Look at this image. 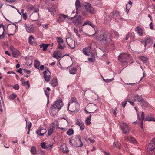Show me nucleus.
<instances>
[{
    "label": "nucleus",
    "instance_id": "16",
    "mask_svg": "<svg viewBox=\"0 0 155 155\" xmlns=\"http://www.w3.org/2000/svg\"><path fill=\"white\" fill-rule=\"evenodd\" d=\"M47 132V130L45 129H42L41 128H39L36 131V134L40 136H43L44 134Z\"/></svg>",
    "mask_w": 155,
    "mask_h": 155
},
{
    "label": "nucleus",
    "instance_id": "61",
    "mask_svg": "<svg viewBox=\"0 0 155 155\" xmlns=\"http://www.w3.org/2000/svg\"><path fill=\"white\" fill-rule=\"evenodd\" d=\"M89 140L92 143H93L95 142V140L91 139V138H88Z\"/></svg>",
    "mask_w": 155,
    "mask_h": 155
},
{
    "label": "nucleus",
    "instance_id": "59",
    "mask_svg": "<svg viewBox=\"0 0 155 155\" xmlns=\"http://www.w3.org/2000/svg\"><path fill=\"white\" fill-rule=\"evenodd\" d=\"M88 60L91 62H94L95 61V59L94 58H89Z\"/></svg>",
    "mask_w": 155,
    "mask_h": 155
},
{
    "label": "nucleus",
    "instance_id": "19",
    "mask_svg": "<svg viewBox=\"0 0 155 155\" xmlns=\"http://www.w3.org/2000/svg\"><path fill=\"white\" fill-rule=\"evenodd\" d=\"M28 42L31 45H37L35 39L32 36L29 37L28 38Z\"/></svg>",
    "mask_w": 155,
    "mask_h": 155
},
{
    "label": "nucleus",
    "instance_id": "23",
    "mask_svg": "<svg viewBox=\"0 0 155 155\" xmlns=\"http://www.w3.org/2000/svg\"><path fill=\"white\" fill-rule=\"evenodd\" d=\"M135 30L139 34V35L140 36H143V30L139 26H137Z\"/></svg>",
    "mask_w": 155,
    "mask_h": 155
},
{
    "label": "nucleus",
    "instance_id": "31",
    "mask_svg": "<svg viewBox=\"0 0 155 155\" xmlns=\"http://www.w3.org/2000/svg\"><path fill=\"white\" fill-rule=\"evenodd\" d=\"M83 145V144L81 140V137H79L78 138V142L75 145L76 147H82Z\"/></svg>",
    "mask_w": 155,
    "mask_h": 155
},
{
    "label": "nucleus",
    "instance_id": "15",
    "mask_svg": "<svg viewBox=\"0 0 155 155\" xmlns=\"http://www.w3.org/2000/svg\"><path fill=\"white\" fill-rule=\"evenodd\" d=\"M72 22L76 26H77L81 24L80 16H78V17L74 18L72 21Z\"/></svg>",
    "mask_w": 155,
    "mask_h": 155
},
{
    "label": "nucleus",
    "instance_id": "22",
    "mask_svg": "<svg viewBox=\"0 0 155 155\" xmlns=\"http://www.w3.org/2000/svg\"><path fill=\"white\" fill-rule=\"evenodd\" d=\"M60 149L63 153H68L69 152V150L66 146H61Z\"/></svg>",
    "mask_w": 155,
    "mask_h": 155
},
{
    "label": "nucleus",
    "instance_id": "28",
    "mask_svg": "<svg viewBox=\"0 0 155 155\" xmlns=\"http://www.w3.org/2000/svg\"><path fill=\"white\" fill-rule=\"evenodd\" d=\"M140 103L141 106L143 108H145L147 107L148 105V102L145 101L143 99L142 100V101Z\"/></svg>",
    "mask_w": 155,
    "mask_h": 155
},
{
    "label": "nucleus",
    "instance_id": "20",
    "mask_svg": "<svg viewBox=\"0 0 155 155\" xmlns=\"http://www.w3.org/2000/svg\"><path fill=\"white\" fill-rule=\"evenodd\" d=\"M124 140H125L134 143H136L137 142L136 140L131 136L125 137L124 138Z\"/></svg>",
    "mask_w": 155,
    "mask_h": 155
},
{
    "label": "nucleus",
    "instance_id": "5",
    "mask_svg": "<svg viewBox=\"0 0 155 155\" xmlns=\"http://www.w3.org/2000/svg\"><path fill=\"white\" fill-rule=\"evenodd\" d=\"M119 124L120 127L124 134L129 133L130 128L127 124L121 122Z\"/></svg>",
    "mask_w": 155,
    "mask_h": 155
},
{
    "label": "nucleus",
    "instance_id": "47",
    "mask_svg": "<svg viewBox=\"0 0 155 155\" xmlns=\"http://www.w3.org/2000/svg\"><path fill=\"white\" fill-rule=\"evenodd\" d=\"M140 59L144 63H146L147 61V58L144 56L140 57Z\"/></svg>",
    "mask_w": 155,
    "mask_h": 155
},
{
    "label": "nucleus",
    "instance_id": "26",
    "mask_svg": "<svg viewBox=\"0 0 155 155\" xmlns=\"http://www.w3.org/2000/svg\"><path fill=\"white\" fill-rule=\"evenodd\" d=\"M50 84L54 87H56L58 84L57 79L55 78L53 79L51 82Z\"/></svg>",
    "mask_w": 155,
    "mask_h": 155
},
{
    "label": "nucleus",
    "instance_id": "60",
    "mask_svg": "<svg viewBox=\"0 0 155 155\" xmlns=\"http://www.w3.org/2000/svg\"><path fill=\"white\" fill-rule=\"evenodd\" d=\"M17 71L19 73H20L22 75L23 74V71H22V70L21 68H19L18 70H17Z\"/></svg>",
    "mask_w": 155,
    "mask_h": 155
},
{
    "label": "nucleus",
    "instance_id": "39",
    "mask_svg": "<svg viewBox=\"0 0 155 155\" xmlns=\"http://www.w3.org/2000/svg\"><path fill=\"white\" fill-rule=\"evenodd\" d=\"M28 120L27 118H25V120L26 121V124L27 125H28V127H27V129L28 130L30 131V129L31 127V123L30 122H27V120Z\"/></svg>",
    "mask_w": 155,
    "mask_h": 155
},
{
    "label": "nucleus",
    "instance_id": "30",
    "mask_svg": "<svg viewBox=\"0 0 155 155\" xmlns=\"http://www.w3.org/2000/svg\"><path fill=\"white\" fill-rule=\"evenodd\" d=\"M77 71V68L74 67H73L71 68L69 70V72L70 74H75L76 73Z\"/></svg>",
    "mask_w": 155,
    "mask_h": 155
},
{
    "label": "nucleus",
    "instance_id": "35",
    "mask_svg": "<svg viewBox=\"0 0 155 155\" xmlns=\"http://www.w3.org/2000/svg\"><path fill=\"white\" fill-rule=\"evenodd\" d=\"M65 47V45L64 43L63 42L62 43L60 44H58V46L57 47V48L60 49L61 50H62L64 49Z\"/></svg>",
    "mask_w": 155,
    "mask_h": 155
},
{
    "label": "nucleus",
    "instance_id": "37",
    "mask_svg": "<svg viewBox=\"0 0 155 155\" xmlns=\"http://www.w3.org/2000/svg\"><path fill=\"white\" fill-rule=\"evenodd\" d=\"M40 64V63L39 61H38L36 60H35L34 61V67L38 68L39 69V67Z\"/></svg>",
    "mask_w": 155,
    "mask_h": 155
},
{
    "label": "nucleus",
    "instance_id": "27",
    "mask_svg": "<svg viewBox=\"0 0 155 155\" xmlns=\"http://www.w3.org/2000/svg\"><path fill=\"white\" fill-rule=\"evenodd\" d=\"M55 128V127L52 125L51 126L49 129H48V134L49 136H50L52 134Z\"/></svg>",
    "mask_w": 155,
    "mask_h": 155
},
{
    "label": "nucleus",
    "instance_id": "45",
    "mask_svg": "<svg viewBox=\"0 0 155 155\" xmlns=\"http://www.w3.org/2000/svg\"><path fill=\"white\" fill-rule=\"evenodd\" d=\"M113 147H116L118 149H120V145L116 142H114L113 143Z\"/></svg>",
    "mask_w": 155,
    "mask_h": 155
},
{
    "label": "nucleus",
    "instance_id": "12",
    "mask_svg": "<svg viewBox=\"0 0 155 155\" xmlns=\"http://www.w3.org/2000/svg\"><path fill=\"white\" fill-rule=\"evenodd\" d=\"M25 27L26 28V30L28 32L31 33L33 32L34 28L33 26L32 25H30L25 24Z\"/></svg>",
    "mask_w": 155,
    "mask_h": 155
},
{
    "label": "nucleus",
    "instance_id": "51",
    "mask_svg": "<svg viewBox=\"0 0 155 155\" xmlns=\"http://www.w3.org/2000/svg\"><path fill=\"white\" fill-rule=\"evenodd\" d=\"M46 143L45 142L41 143V146L42 148L43 149H45L47 148V147L46 146Z\"/></svg>",
    "mask_w": 155,
    "mask_h": 155
},
{
    "label": "nucleus",
    "instance_id": "33",
    "mask_svg": "<svg viewBox=\"0 0 155 155\" xmlns=\"http://www.w3.org/2000/svg\"><path fill=\"white\" fill-rule=\"evenodd\" d=\"M134 99L135 101H137L140 102H141L142 100H143L141 97H140L137 94L136 95Z\"/></svg>",
    "mask_w": 155,
    "mask_h": 155
},
{
    "label": "nucleus",
    "instance_id": "10",
    "mask_svg": "<svg viewBox=\"0 0 155 155\" xmlns=\"http://www.w3.org/2000/svg\"><path fill=\"white\" fill-rule=\"evenodd\" d=\"M61 51H57L54 52L53 54V57L58 60H60L62 57Z\"/></svg>",
    "mask_w": 155,
    "mask_h": 155
},
{
    "label": "nucleus",
    "instance_id": "63",
    "mask_svg": "<svg viewBox=\"0 0 155 155\" xmlns=\"http://www.w3.org/2000/svg\"><path fill=\"white\" fill-rule=\"evenodd\" d=\"M141 118L142 120H143L144 119V116L143 112H141Z\"/></svg>",
    "mask_w": 155,
    "mask_h": 155
},
{
    "label": "nucleus",
    "instance_id": "13",
    "mask_svg": "<svg viewBox=\"0 0 155 155\" xmlns=\"http://www.w3.org/2000/svg\"><path fill=\"white\" fill-rule=\"evenodd\" d=\"M78 105V102H75L74 104H71L69 105V108L70 110L69 111L73 112L76 110V107Z\"/></svg>",
    "mask_w": 155,
    "mask_h": 155
},
{
    "label": "nucleus",
    "instance_id": "41",
    "mask_svg": "<svg viewBox=\"0 0 155 155\" xmlns=\"http://www.w3.org/2000/svg\"><path fill=\"white\" fill-rule=\"evenodd\" d=\"M17 97V95L14 93L11 94L9 97V98L11 100H13Z\"/></svg>",
    "mask_w": 155,
    "mask_h": 155
},
{
    "label": "nucleus",
    "instance_id": "62",
    "mask_svg": "<svg viewBox=\"0 0 155 155\" xmlns=\"http://www.w3.org/2000/svg\"><path fill=\"white\" fill-rule=\"evenodd\" d=\"M150 28L151 29H153V25L152 22H151L149 25Z\"/></svg>",
    "mask_w": 155,
    "mask_h": 155
},
{
    "label": "nucleus",
    "instance_id": "54",
    "mask_svg": "<svg viewBox=\"0 0 155 155\" xmlns=\"http://www.w3.org/2000/svg\"><path fill=\"white\" fill-rule=\"evenodd\" d=\"M80 130L81 131L83 130L85 128V126L84 123H83L80 126Z\"/></svg>",
    "mask_w": 155,
    "mask_h": 155
},
{
    "label": "nucleus",
    "instance_id": "36",
    "mask_svg": "<svg viewBox=\"0 0 155 155\" xmlns=\"http://www.w3.org/2000/svg\"><path fill=\"white\" fill-rule=\"evenodd\" d=\"M75 102H77L76 101V98L74 97H72L71 99L70 102L68 103V109H69V105L71 104H74Z\"/></svg>",
    "mask_w": 155,
    "mask_h": 155
},
{
    "label": "nucleus",
    "instance_id": "49",
    "mask_svg": "<svg viewBox=\"0 0 155 155\" xmlns=\"http://www.w3.org/2000/svg\"><path fill=\"white\" fill-rule=\"evenodd\" d=\"M104 81L107 83H108L110 82H111L112 81L114 80V78H112L110 79H105L104 78H103Z\"/></svg>",
    "mask_w": 155,
    "mask_h": 155
},
{
    "label": "nucleus",
    "instance_id": "7",
    "mask_svg": "<svg viewBox=\"0 0 155 155\" xmlns=\"http://www.w3.org/2000/svg\"><path fill=\"white\" fill-rule=\"evenodd\" d=\"M66 42L68 44L71 48L74 49L75 46V41L74 40L70 38H66Z\"/></svg>",
    "mask_w": 155,
    "mask_h": 155
},
{
    "label": "nucleus",
    "instance_id": "6",
    "mask_svg": "<svg viewBox=\"0 0 155 155\" xmlns=\"http://www.w3.org/2000/svg\"><path fill=\"white\" fill-rule=\"evenodd\" d=\"M83 5L88 12L91 14H93L94 13V9L91 6V4L85 2L84 3Z\"/></svg>",
    "mask_w": 155,
    "mask_h": 155
},
{
    "label": "nucleus",
    "instance_id": "52",
    "mask_svg": "<svg viewBox=\"0 0 155 155\" xmlns=\"http://www.w3.org/2000/svg\"><path fill=\"white\" fill-rule=\"evenodd\" d=\"M23 72L24 73H26L28 74H30L31 73V71L29 70H26L25 69H22Z\"/></svg>",
    "mask_w": 155,
    "mask_h": 155
},
{
    "label": "nucleus",
    "instance_id": "29",
    "mask_svg": "<svg viewBox=\"0 0 155 155\" xmlns=\"http://www.w3.org/2000/svg\"><path fill=\"white\" fill-rule=\"evenodd\" d=\"M145 120L155 122V118L150 115H148L146 118Z\"/></svg>",
    "mask_w": 155,
    "mask_h": 155
},
{
    "label": "nucleus",
    "instance_id": "40",
    "mask_svg": "<svg viewBox=\"0 0 155 155\" xmlns=\"http://www.w3.org/2000/svg\"><path fill=\"white\" fill-rule=\"evenodd\" d=\"M56 39L58 43V44L63 43L64 42L63 39L59 37H57L56 38Z\"/></svg>",
    "mask_w": 155,
    "mask_h": 155
},
{
    "label": "nucleus",
    "instance_id": "3",
    "mask_svg": "<svg viewBox=\"0 0 155 155\" xmlns=\"http://www.w3.org/2000/svg\"><path fill=\"white\" fill-rule=\"evenodd\" d=\"M155 151V137L150 141L148 145L147 152L150 154H153V151Z\"/></svg>",
    "mask_w": 155,
    "mask_h": 155
},
{
    "label": "nucleus",
    "instance_id": "21",
    "mask_svg": "<svg viewBox=\"0 0 155 155\" xmlns=\"http://www.w3.org/2000/svg\"><path fill=\"white\" fill-rule=\"evenodd\" d=\"M39 14L37 13H33L31 15V19L34 21H37L38 18Z\"/></svg>",
    "mask_w": 155,
    "mask_h": 155
},
{
    "label": "nucleus",
    "instance_id": "50",
    "mask_svg": "<svg viewBox=\"0 0 155 155\" xmlns=\"http://www.w3.org/2000/svg\"><path fill=\"white\" fill-rule=\"evenodd\" d=\"M74 32L75 33H76V35L78 36L79 37H80V35L79 34H78V30L76 28H74Z\"/></svg>",
    "mask_w": 155,
    "mask_h": 155
},
{
    "label": "nucleus",
    "instance_id": "58",
    "mask_svg": "<svg viewBox=\"0 0 155 155\" xmlns=\"http://www.w3.org/2000/svg\"><path fill=\"white\" fill-rule=\"evenodd\" d=\"M23 14V18H24V19L26 20L27 18V14L26 13H24L22 14Z\"/></svg>",
    "mask_w": 155,
    "mask_h": 155
},
{
    "label": "nucleus",
    "instance_id": "11",
    "mask_svg": "<svg viewBox=\"0 0 155 155\" xmlns=\"http://www.w3.org/2000/svg\"><path fill=\"white\" fill-rule=\"evenodd\" d=\"M68 16L64 14H60L59 15L58 18L57 20V21L60 23L63 22L64 21L65 18H67Z\"/></svg>",
    "mask_w": 155,
    "mask_h": 155
},
{
    "label": "nucleus",
    "instance_id": "8",
    "mask_svg": "<svg viewBox=\"0 0 155 155\" xmlns=\"http://www.w3.org/2000/svg\"><path fill=\"white\" fill-rule=\"evenodd\" d=\"M88 110L91 111V113H93L96 111L97 109V106L94 104H89L87 107Z\"/></svg>",
    "mask_w": 155,
    "mask_h": 155
},
{
    "label": "nucleus",
    "instance_id": "4",
    "mask_svg": "<svg viewBox=\"0 0 155 155\" xmlns=\"http://www.w3.org/2000/svg\"><path fill=\"white\" fill-rule=\"evenodd\" d=\"M63 106V103L62 99L60 97L54 103L52 106V109H60Z\"/></svg>",
    "mask_w": 155,
    "mask_h": 155
},
{
    "label": "nucleus",
    "instance_id": "38",
    "mask_svg": "<svg viewBox=\"0 0 155 155\" xmlns=\"http://www.w3.org/2000/svg\"><path fill=\"white\" fill-rule=\"evenodd\" d=\"M31 151L33 155H35L36 154V147L34 146L32 147Z\"/></svg>",
    "mask_w": 155,
    "mask_h": 155
},
{
    "label": "nucleus",
    "instance_id": "48",
    "mask_svg": "<svg viewBox=\"0 0 155 155\" xmlns=\"http://www.w3.org/2000/svg\"><path fill=\"white\" fill-rule=\"evenodd\" d=\"M75 5L76 6V10H77L79 8L80 4V2L78 0H76Z\"/></svg>",
    "mask_w": 155,
    "mask_h": 155
},
{
    "label": "nucleus",
    "instance_id": "34",
    "mask_svg": "<svg viewBox=\"0 0 155 155\" xmlns=\"http://www.w3.org/2000/svg\"><path fill=\"white\" fill-rule=\"evenodd\" d=\"M91 115L88 116L85 120V124L87 125H89L91 124Z\"/></svg>",
    "mask_w": 155,
    "mask_h": 155
},
{
    "label": "nucleus",
    "instance_id": "64",
    "mask_svg": "<svg viewBox=\"0 0 155 155\" xmlns=\"http://www.w3.org/2000/svg\"><path fill=\"white\" fill-rule=\"evenodd\" d=\"M40 69L41 70H43L44 68V66L43 65H41L40 67Z\"/></svg>",
    "mask_w": 155,
    "mask_h": 155
},
{
    "label": "nucleus",
    "instance_id": "25",
    "mask_svg": "<svg viewBox=\"0 0 155 155\" xmlns=\"http://www.w3.org/2000/svg\"><path fill=\"white\" fill-rule=\"evenodd\" d=\"M120 16V13H119L117 11H115L114 12H111L110 14V16H113L115 18V19H116V17H117L118 18Z\"/></svg>",
    "mask_w": 155,
    "mask_h": 155
},
{
    "label": "nucleus",
    "instance_id": "32",
    "mask_svg": "<svg viewBox=\"0 0 155 155\" xmlns=\"http://www.w3.org/2000/svg\"><path fill=\"white\" fill-rule=\"evenodd\" d=\"M28 9L30 10L33 11L34 13H37L39 11L38 9H36L32 5H29L28 6Z\"/></svg>",
    "mask_w": 155,
    "mask_h": 155
},
{
    "label": "nucleus",
    "instance_id": "44",
    "mask_svg": "<svg viewBox=\"0 0 155 155\" xmlns=\"http://www.w3.org/2000/svg\"><path fill=\"white\" fill-rule=\"evenodd\" d=\"M74 133V131L72 129H69L67 132V134L69 135H71Z\"/></svg>",
    "mask_w": 155,
    "mask_h": 155
},
{
    "label": "nucleus",
    "instance_id": "43",
    "mask_svg": "<svg viewBox=\"0 0 155 155\" xmlns=\"http://www.w3.org/2000/svg\"><path fill=\"white\" fill-rule=\"evenodd\" d=\"M76 124L80 126L82 124L84 123L80 119H77L76 121Z\"/></svg>",
    "mask_w": 155,
    "mask_h": 155
},
{
    "label": "nucleus",
    "instance_id": "42",
    "mask_svg": "<svg viewBox=\"0 0 155 155\" xmlns=\"http://www.w3.org/2000/svg\"><path fill=\"white\" fill-rule=\"evenodd\" d=\"M40 47L41 48H43V51H45L47 49V46L45 45V44H40Z\"/></svg>",
    "mask_w": 155,
    "mask_h": 155
},
{
    "label": "nucleus",
    "instance_id": "17",
    "mask_svg": "<svg viewBox=\"0 0 155 155\" xmlns=\"http://www.w3.org/2000/svg\"><path fill=\"white\" fill-rule=\"evenodd\" d=\"M84 54L86 55H90L91 52V48L90 47L84 48L83 49Z\"/></svg>",
    "mask_w": 155,
    "mask_h": 155
},
{
    "label": "nucleus",
    "instance_id": "55",
    "mask_svg": "<svg viewBox=\"0 0 155 155\" xmlns=\"http://www.w3.org/2000/svg\"><path fill=\"white\" fill-rule=\"evenodd\" d=\"M128 101H123L121 103V105L123 107H124L126 105L127 102Z\"/></svg>",
    "mask_w": 155,
    "mask_h": 155
},
{
    "label": "nucleus",
    "instance_id": "14",
    "mask_svg": "<svg viewBox=\"0 0 155 155\" xmlns=\"http://www.w3.org/2000/svg\"><path fill=\"white\" fill-rule=\"evenodd\" d=\"M145 44L144 47H146V46L149 45V46H150L153 43V40L149 38H146L144 41Z\"/></svg>",
    "mask_w": 155,
    "mask_h": 155
},
{
    "label": "nucleus",
    "instance_id": "1",
    "mask_svg": "<svg viewBox=\"0 0 155 155\" xmlns=\"http://www.w3.org/2000/svg\"><path fill=\"white\" fill-rule=\"evenodd\" d=\"M111 34L105 31L102 34H97L96 37L97 40H99L101 43L107 44L111 41Z\"/></svg>",
    "mask_w": 155,
    "mask_h": 155
},
{
    "label": "nucleus",
    "instance_id": "24",
    "mask_svg": "<svg viewBox=\"0 0 155 155\" xmlns=\"http://www.w3.org/2000/svg\"><path fill=\"white\" fill-rule=\"evenodd\" d=\"M87 25H88L91 26L94 29L95 28V25L91 23V22L88 20H87L85 21L84 23L83 24L82 26H84Z\"/></svg>",
    "mask_w": 155,
    "mask_h": 155
},
{
    "label": "nucleus",
    "instance_id": "18",
    "mask_svg": "<svg viewBox=\"0 0 155 155\" xmlns=\"http://www.w3.org/2000/svg\"><path fill=\"white\" fill-rule=\"evenodd\" d=\"M56 8L57 6L56 5L51 4L48 7V10L49 12L52 13L55 11Z\"/></svg>",
    "mask_w": 155,
    "mask_h": 155
},
{
    "label": "nucleus",
    "instance_id": "57",
    "mask_svg": "<svg viewBox=\"0 0 155 155\" xmlns=\"http://www.w3.org/2000/svg\"><path fill=\"white\" fill-rule=\"evenodd\" d=\"M45 94L46 95V97H47V98L48 99L49 97V92L48 91H47L46 90H45L44 91Z\"/></svg>",
    "mask_w": 155,
    "mask_h": 155
},
{
    "label": "nucleus",
    "instance_id": "56",
    "mask_svg": "<svg viewBox=\"0 0 155 155\" xmlns=\"http://www.w3.org/2000/svg\"><path fill=\"white\" fill-rule=\"evenodd\" d=\"M130 36H131L130 38H131V33H129L126 35V37L125 38V40H127L128 39V38H129V37Z\"/></svg>",
    "mask_w": 155,
    "mask_h": 155
},
{
    "label": "nucleus",
    "instance_id": "2",
    "mask_svg": "<svg viewBox=\"0 0 155 155\" xmlns=\"http://www.w3.org/2000/svg\"><path fill=\"white\" fill-rule=\"evenodd\" d=\"M130 56L127 54L121 53L118 56V59L122 63H127L129 62L131 60Z\"/></svg>",
    "mask_w": 155,
    "mask_h": 155
},
{
    "label": "nucleus",
    "instance_id": "46",
    "mask_svg": "<svg viewBox=\"0 0 155 155\" xmlns=\"http://www.w3.org/2000/svg\"><path fill=\"white\" fill-rule=\"evenodd\" d=\"M18 51L14 50L13 51V55L14 57H16L18 55Z\"/></svg>",
    "mask_w": 155,
    "mask_h": 155
},
{
    "label": "nucleus",
    "instance_id": "53",
    "mask_svg": "<svg viewBox=\"0 0 155 155\" xmlns=\"http://www.w3.org/2000/svg\"><path fill=\"white\" fill-rule=\"evenodd\" d=\"M13 88L15 90H17L19 89V85L18 84H15L13 86Z\"/></svg>",
    "mask_w": 155,
    "mask_h": 155
},
{
    "label": "nucleus",
    "instance_id": "9",
    "mask_svg": "<svg viewBox=\"0 0 155 155\" xmlns=\"http://www.w3.org/2000/svg\"><path fill=\"white\" fill-rule=\"evenodd\" d=\"M44 75V78L46 82H48L49 81L50 79V74L49 71L48 70H45L43 72Z\"/></svg>",
    "mask_w": 155,
    "mask_h": 155
}]
</instances>
